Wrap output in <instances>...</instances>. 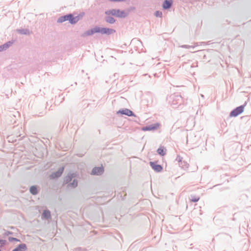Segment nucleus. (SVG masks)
Here are the masks:
<instances>
[{
	"label": "nucleus",
	"instance_id": "f257e3e1",
	"mask_svg": "<svg viewBox=\"0 0 251 251\" xmlns=\"http://www.w3.org/2000/svg\"><path fill=\"white\" fill-rule=\"evenodd\" d=\"M116 32V30L112 28L107 27H100L96 26L94 28L90 30H87L85 33V35L87 36L92 35L96 33H100L101 34H105L109 35Z\"/></svg>",
	"mask_w": 251,
	"mask_h": 251
},
{
	"label": "nucleus",
	"instance_id": "f03ea898",
	"mask_svg": "<svg viewBox=\"0 0 251 251\" xmlns=\"http://www.w3.org/2000/svg\"><path fill=\"white\" fill-rule=\"evenodd\" d=\"M76 176L75 173H69L64 179V184H68L69 187L75 188L77 186L78 181L77 179H74L72 182H70L72 179Z\"/></svg>",
	"mask_w": 251,
	"mask_h": 251
},
{
	"label": "nucleus",
	"instance_id": "7ed1b4c3",
	"mask_svg": "<svg viewBox=\"0 0 251 251\" xmlns=\"http://www.w3.org/2000/svg\"><path fill=\"white\" fill-rule=\"evenodd\" d=\"M168 100L173 107L176 108L177 105L182 103L183 99L180 95L174 94L169 96Z\"/></svg>",
	"mask_w": 251,
	"mask_h": 251
},
{
	"label": "nucleus",
	"instance_id": "20e7f679",
	"mask_svg": "<svg viewBox=\"0 0 251 251\" xmlns=\"http://www.w3.org/2000/svg\"><path fill=\"white\" fill-rule=\"evenodd\" d=\"M247 102H245L244 104L238 106L230 112L229 116L231 117H235L238 116L239 114H241L244 111V108Z\"/></svg>",
	"mask_w": 251,
	"mask_h": 251
},
{
	"label": "nucleus",
	"instance_id": "39448f33",
	"mask_svg": "<svg viewBox=\"0 0 251 251\" xmlns=\"http://www.w3.org/2000/svg\"><path fill=\"white\" fill-rule=\"evenodd\" d=\"M79 16L80 15L74 17L73 14H68L67 21H68L72 25L75 24L80 20Z\"/></svg>",
	"mask_w": 251,
	"mask_h": 251
},
{
	"label": "nucleus",
	"instance_id": "423d86ee",
	"mask_svg": "<svg viewBox=\"0 0 251 251\" xmlns=\"http://www.w3.org/2000/svg\"><path fill=\"white\" fill-rule=\"evenodd\" d=\"M117 113L118 114H120L121 115H125L128 116H135L134 113L131 110L127 108L120 110L117 112Z\"/></svg>",
	"mask_w": 251,
	"mask_h": 251
},
{
	"label": "nucleus",
	"instance_id": "0eeeda50",
	"mask_svg": "<svg viewBox=\"0 0 251 251\" xmlns=\"http://www.w3.org/2000/svg\"><path fill=\"white\" fill-rule=\"evenodd\" d=\"M64 168L63 167L59 168L56 172L52 173L50 175V177L52 179H55L59 177L62 175L64 171Z\"/></svg>",
	"mask_w": 251,
	"mask_h": 251
},
{
	"label": "nucleus",
	"instance_id": "6e6552de",
	"mask_svg": "<svg viewBox=\"0 0 251 251\" xmlns=\"http://www.w3.org/2000/svg\"><path fill=\"white\" fill-rule=\"evenodd\" d=\"M150 164L152 169L156 172H160L163 169L161 165L156 164L155 162H150Z\"/></svg>",
	"mask_w": 251,
	"mask_h": 251
},
{
	"label": "nucleus",
	"instance_id": "1a4fd4ad",
	"mask_svg": "<svg viewBox=\"0 0 251 251\" xmlns=\"http://www.w3.org/2000/svg\"><path fill=\"white\" fill-rule=\"evenodd\" d=\"M104 172V168L103 167H94L91 172V174L93 175H101Z\"/></svg>",
	"mask_w": 251,
	"mask_h": 251
},
{
	"label": "nucleus",
	"instance_id": "9d476101",
	"mask_svg": "<svg viewBox=\"0 0 251 251\" xmlns=\"http://www.w3.org/2000/svg\"><path fill=\"white\" fill-rule=\"evenodd\" d=\"M159 124L158 123H156L153 125H150L146 126H144L142 128V130L143 131H150L155 130L159 126Z\"/></svg>",
	"mask_w": 251,
	"mask_h": 251
},
{
	"label": "nucleus",
	"instance_id": "9b49d317",
	"mask_svg": "<svg viewBox=\"0 0 251 251\" xmlns=\"http://www.w3.org/2000/svg\"><path fill=\"white\" fill-rule=\"evenodd\" d=\"M116 17L120 18H125L128 15V12L120 9H116Z\"/></svg>",
	"mask_w": 251,
	"mask_h": 251
},
{
	"label": "nucleus",
	"instance_id": "f8f14e48",
	"mask_svg": "<svg viewBox=\"0 0 251 251\" xmlns=\"http://www.w3.org/2000/svg\"><path fill=\"white\" fill-rule=\"evenodd\" d=\"M172 3V0H165L163 2L162 7L164 9H168L171 7Z\"/></svg>",
	"mask_w": 251,
	"mask_h": 251
},
{
	"label": "nucleus",
	"instance_id": "ddd939ff",
	"mask_svg": "<svg viewBox=\"0 0 251 251\" xmlns=\"http://www.w3.org/2000/svg\"><path fill=\"white\" fill-rule=\"evenodd\" d=\"M27 250V246L25 244L23 243L19 245L12 251H25Z\"/></svg>",
	"mask_w": 251,
	"mask_h": 251
},
{
	"label": "nucleus",
	"instance_id": "4468645a",
	"mask_svg": "<svg viewBox=\"0 0 251 251\" xmlns=\"http://www.w3.org/2000/svg\"><path fill=\"white\" fill-rule=\"evenodd\" d=\"M182 159L183 158L180 155H177L176 159V161L179 163V165L180 167L184 168V166H185V167L187 168L188 164L185 162H182Z\"/></svg>",
	"mask_w": 251,
	"mask_h": 251
},
{
	"label": "nucleus",
	"instance_id": "2eb2a0df",
	"mask_svg": "<svg viewBox=\"0 0 251 251\" xmlns=\"http://www.w3.org/2000/svg\"><path fill=\"white\" fill-rule=\"evenodd\" d=\"M51 215L50 212L49 210L46 209L43 211V212L42 214V219H45L46 220H49L50 218Z\"/></svg>",
	"mask_w": 251,
	"mask_h": 251
},
{
	"label": "nucleus",
	"instance_id": "dca6fc26",
	"mask_svg": "<svg viewBox=\"0 0 251 251\" xmlns=\"http://www.w3.org/2000/svg\"><path fill=\"white\" fill-rule=\"evenodd\" d=\"M13 44L11 41H8L4 44L0 46V52L5 50L10 47Z\"/></svg>",
	"mask_w": 251,
	"mask_h": 251
},
{
	"label": "nucleus",
	"instance_id": "f3484780",
	"mask_svg": "<svg viewBox=\"0 0 251 251\" xmlns=\"http://www.w3.org/2000/svg\"><path fill=\"white\" fill-rule=\"evenodd\" d=\"M166 149L163 146L160 147L157 150V152L161 156H164L166 154Z\"/></svg>",
	"mask_w": 251,
	"mask_h": 251
},
{
	"label": "nucleus",
	"instance_id": "a211bd4d",
	"mask_svg": "<svg viewBox=\"0 0 251 251\" xmlns=\"http://www.w3.org/2000/svg\"><path fill=\"white\" fill-rule=\"evenodd\" d=\"M104 20L106 23L110 24H113L116 22V20L113 17L110 16L109 15L106 16Z\"/></svg>",
	"mask_w": 251,
	"mask_h": 251
},
{
	"label": "nucleus",
	"instance_id": "6ab92c4d",
	"mask_svg": "<svg viewBox=\"0 0 251 251\" xmlns=\"http://www.w3.org/2000/svg\"><path fill=\"white\" fill-rule=\"evenodd\" d=\"M17 31L21 34L29 35L30 34V31L28 29H18Z\"/></svg>",
	"mask_w": 251,
	"mask_h": 251
},
{
	"label": "nucleus",
	"instance_id": "aec40b11",
	"mask_svg": "<svg viewBox=\"0 0 251 251\" xmlns=\"http://www.w3.org/2000/svg\"><path fill=\"white\" fill-rule=\"evenodd\" d=\"M29 191L33 195H36L38 194V191L36 186L33 185L30 187Z\"/></svg>",
	"mask_w": 251,
	"mask_h": 251
},
{
	"label": "nucleus",
	"instance_id": "412c9836",
	"mask_svg": "<svg viewBox=\"0 0 251 251\" xmlns=\"http://www.w3.org/2000/svg\"><path fill=\"white\" fill-rule=\"evenodd\" d=\"M68 20V14L60 17L57 20L58 23H62Z\"/></svg>",
	"mask_w": 251,
	"mask_h": 251
},
{
	"label": "nucleus",
	"instance_id": "4be33fe9",
	"mask_svg": "<svg viewBox=\"0 0 251 251\" xmlns=\"http://www.w3.org/2000/svg\"><path fill=\"white\" fill-rule=\"evenodd\" d=\"M116 9H112L105 11L106 15H112L116 17Z\"/></svg>",
	"mask_w": 251,
	"mask_h": 251
},
{
	"label": "nucleus",
	"instance_id": "5701e85b",
	"mask_svg": "<svg viewBox=\"0 0 251 251\" xmlns=\"http://www.w3.org/2000/svg\"><path fill=\"white\" fill-rule=\"evenodd\" d=\"M198 44L197 43L195 44V46H190V45H183L179 46L180 48H185V49H190V48H194L195 47L197 46Z\"/></svg>",
	"mask_w": 251,
	"mask_h": 251
},
{
	"label": "nucleus",
	"instance_id": "b1692460",
	"mask_svg": "<svg viewBox=\"0 0 251 251\" xmlns=\"http://www.w3.org/2000/svg\"><path fill=\"white\" fill-rule=\"evenodd\" d=\"M200 197L195 196H191V201L194 202H196L199 201Z\"/></svg>",
	"mask_w": 251,
	"mask_h": 251
},
{
	"label": "nucleus",
	"instance_id": "393cba45",
	"mask_svg": "<svg viewBox=\"0 0 251 251\" xmlns=\"http://www.w3.org/2000/svg\"><path fill=\"white\" fill-rule=\"evenodd\" d=\"M154 15L156 17H162V12L160 11H156L154 13Z\"/></svg>",
	"mask_w": 251,
	"mask_h": 251
},
{
	"label": "nucleus",
	"instance_id": "a878e982",
	"mask_svg": "<svg viewBox=\"0 0 251 251\" xmlns=\"http://www.w3.org/2000/svg\"><path fill=\"white\" fill-rule=\"evenodd\" d=\"M8 240L10 242H13V241H17V242H20V240L16 238L15 237H10L8 238Z\"/></svg>",
	"mask_w": 251,
	"mask_h": 251
},
{
	"label": "nucleus",
	"instance_id": "bb28decb",
	"mask_svg": "<svg viewBox=\"0 0 251 251\" xmlns=\"http://www.w3.org/2000/svg\"><path fill=\"white\" fill-rule=\"evenodd\" d=\"M6 243L5 240L0 239V248L3 247Z\"/></svg>",
	"mask_w": 251,
	"mask_h": 251
},
{
	"label": "nucleus",
	"instance_id": "cd10ccee",
	"mask_svg": "<svg viewBox=\"0 0 251 251\" xmlns=\"http://www.w3.org/2000/svg\"><path fill=\"white\" fill-rule=\"evenodd\" d=\"M75 251H86V250L81 247L75 249Z\"/></svg>",
	"mask_w": 251,
	"mask_h": 251
},
{
	"label": "nucleus",
	"instance_id": "c85d7f7f",
	"mask_svg": "<svg viewBox=\"0 0 251 251\" xmlns=\"http://www.w3.org/2000/svg\"><path fill=\"white\" fill-rule=\"evenodd\" d=\"M13 234V232L9 231H6L4 233L3 235L4 236H8L9 235H11Z\"/></svg>",
	"mask_w": 251,
	"mask_h": 251
},
{
	"label": "nucleus",
	"instance_id": "c756f323",
	"mask_svg": "<svg viewBox=\"0 0 251 251\" xmlns=\"http://www.w3.org/2000/svg\"><path fill=\"white\" fill-rule=\"evenodd\" d=\"M0 251H1L0 250Z\"/></svg>",
	"mask_w": 251,
	"mask_h": 251
}]
</instances>
